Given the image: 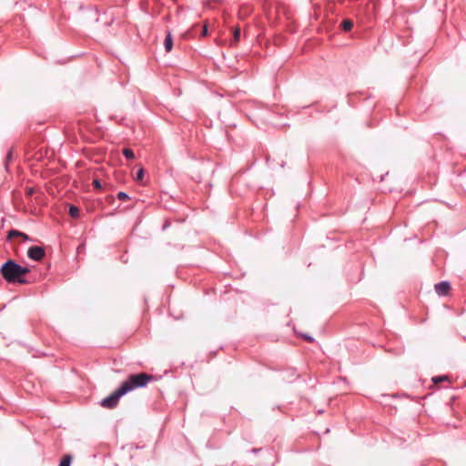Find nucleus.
<instances>
[{"instance_id":"nucleus-1","label":"nucleus","mask_w":466,"mask_h":466,"mask_svg":"<svg viewBox=\"0 0 466 466\" xmlns=\"http://www.w3.org/2000/svg\"><path fill=\"white\" fill-rule=\"evenodd\" d=\"M29 272V268L23 267L12 259L5 262L0 268L3 279L8 283L27 284L24 276Z\"/></svg>"},{"instance_id":"nucleus-2","label":"nucleus","mask_w":466,"mask_h":466,"mask_svg":"<svg viewBox=\"0 0 466 466\" xmlns=\"http://www.w3.org/2000/svg\"><path fill=\"white\" fill-rule=\"evenodd\" d=\"M153 380L154 376L145 372H140L129 375L119 387L123 392L127 394L134 390L146 387Z\"/></svg>"},{"instance_id":"nucleus-3","label":"nucleus","mask_w":466,"mask_h":466,"mask_svg":"<svg viewBox=\"0 0 466 466\" xmlns=\"http://www.w3.org/2000/svg\"><path fill=\"white\" fill-rule=\"evenodd\" d=\"M126 395L118 387L113 393L101 400V406L106 409H114L117 406L119 399Z\"/></svg>"},{"instance_id":"nucleus-4","label":"nucleus","mask_w":466,"mask_h":466,"mask_svg":"<svg viewBox=\"0 0 466 466\" xmlns=\"http://www.w3.org/2000/svg\"><path fill=\"white\" fill-rule=\"evenodd\" d=\"M46 256V250L40 246H32L27 250V257L34 261H41Z\"/></svg>"},{"instance_id":"nucleus-5","label":"nucleus","mask_w":466,"mask_h":466,"mask_svg":"<svg viewBox=\"0 0 466 466\" xmlns=\"http://www.w3.org/2000/svg\"><path fill=\"white\" fill-rule=\"evenodd\" d=\"M434 288L439 296H446L451 289V284L448 281H441L435 284Z\"/></svg>"},{"instance_id":"nucleus-6","label":"nucleus","mask_w":466,"mask_h":466,"mask_svg":"<svg viewBox=\"0 0 466 466\" xmlns=\"http://www.w3.org/2000/svg\"><path fill=\"white\" fill-rule=\"evenodd\" d=\"M13 237H20L25 241L31 240L29 236H27L25 233L18 231V230H15V229H12V230L8 231V233H7V239L8 240H10Z\"/></svg>"},{"instance_id":"nucleus-7","label":"nucleus","mask_w":466,"mask_h":466,"mask_svg":"<svg viewBox=\"0 0 466 466\" xmlns=\"http://www.w3.org/2000/svg\"><path fill=\"white\" fill-rule=\"evenodd\" d=\"M164 46L167 52H170L173 47V38L171 33L168 31L164 40Z\"/></svg>"},{"instance_id":"nucleus-8","label":"nucleus","mask_w":466,"mask_h":466,"mask_svg":"<svg viewBox=\"0 0 466 466\" xmlns=\"http://www.w3.org/2000/svg\"><path fill=\"white\" fill-rule=\"evenodd\" d=\"M68 214L71 218H77L79 217V208L74 205H70Z\"/></svg>"},{"instance_id":"nucleus-9","label":"nucleus","mask_w":466,"mask_h":466,"mask_svg":"<svg viewBox=\"0 0 466 466\" xmlns=\"http://www.w3.org/2000/svg\"><path fill=\"white\" fill-rule=\"evenodd\" d=\"M240 39V28L235 27L233 29V39L231 40V46L237 44Z\"/></svg>"},{"instance_id":"nucleus-10","label":"nucleus","mask_w":466,"mask_h":466,"mask_svg":"<svg viewBox=\"0 0 466 466\" xmlns=\"http://www.w3.org/2000/svg\"><path fill=\"white\" fill-rule=\"evenodd\" d=\"M72 461V456L71 455H65L62 460L60 461V463L58 466H70Z\"/></svg>"},{"instance_id":"nucleus-11","label":"nucleus","mask_w":466,"mask_h":466,"mask_svg":"<svg viewBox=\"0 0 466 466\" xmlns=\"http://www.w3.org/2000/svg\"><path fill=\"white\" fill-rule=\"evenodd\" d=\"M123 155L127 159H129V160H132L135 158V154H134L133 150L130 148H124Z\"/></svg>"},{"instance_id":"nucleus-12","label":"nucleus","mask_w":466,"mask_h":466,"mask_svg":"<svg viewBox=\"0 0 466 466\" xmlns=\"http://www.w3.org/2000/svg\"><path fill=\"white\" fill-rule=\"evenodd\" d=\"M341 26L344 31H350L353 26V23L350 20H343Z\"/></svg>"},{"instance_id":"nucleus-13","label":"nucleus","mask_w":466,"mask_h":466,"mask_svg":"<svg viewBox=\"0 0 466 466\" xmlns=\"http://www.w3.org/2000/svg\"><path fill=\"white\" fill-rule=\"evenodd\" d=\"M144 174H145L144 168L140 167L136 174V177H135L136 181L142 182Z\"/></svg>"},{"instance_id":"nucleus-14","label":"nucleus","mask_w":466,"mask_h":466,"mask_svg":"<svg viewBox=\"0 0 466 466\" xmlns=\"http://www.w3.org/2000/svg\"><path fill=\"white\" fill-rule=\"evenodd\" d=\"M431 380L434 384H438L441 381L449 380V378H448V376H436V377H433Z\"/></svg>"},{"instance_id":"nucleus-15","label":"nucleus","mask_w":466,"mask_h":466,"mask_svg":"<svg viewBox=\"0 0 466 466\" xmlns=\"http://www.w3.org/2000/svg\"><path fill=\"white\" fill-rule=\"evenodd\" d=\"M12 159H13V148L9 149V151L7 152L5 160V165L6 169H7L8 164L12 161Z\"/></svg>"},{"instance_id":"nucleus-16","label":"nucleus","mask_w":466,"mask_h":466,"mask_svg":"<svg viewBox=\"0 0 466 466\" xmlns=\"http://www.w3.org/2000/svg\"><path fill=\"white\" fill-rule=\"evenodd\" d=\"M117 198L121 201H125L129 199V196L127 193L120 191L117 193Z\"/></svg>"},{"instance_id":"nucleus-17","label":"nucleus","mask_w":466,"mask_h":466,"mask_svg":"<svg viewBox=\"0 0 466 466\" xmlns=\"http://www.w3.org/2000/svg\"><path fill=\"white\" fill-rule=\"evenodd\" d=\"M92 184L93 187L96 189H100L102 187V184L99 179H94Z\"/></svg>"},{"instance_id":"nucleus-18","label":"nucleus","mask_w":466,"mask_h":466,"mask_svg":"<svg viewBox=\"0 0 466 466\" xmlns=\"http://www.w3.org/2000/svg\"><path fill=\"white\" fill-rule=\"evenodd\" d=\"M34 192H35L34 187H27L26 188V196H28V197L32 196L34 194Z\"/></svg>"},{"instance_id":"nucleus-19","label":"nucleus","mask_w":466,"mask_h":466,"mask_svg":"<svg viewBox=\"0 0 466 466\" xmlns=\"http://www.w3.org/2000/svg\"><path fill=\"white\" fill-rule=\"evenodd\" d=\"M202 35H203V36L208 35V27H207V25H203V28H202Z\"/></svg>"},{"instance_id":"nucleus-20","label":"nucleus","mask_w":466,"mask_h":466,"mask_svg":"<svg viewBox=\"0 0 466 466\" xmlns=\"http://www.w3.org/2000/svg\"><path fill=\"white\" fill-rule=\"evenodd\" d=\"M303 337H304V339H307L308 341H310V342H311V341H313V339H312L311 337H309V336L304 335Z\"/></svg>"}]
</instances>
